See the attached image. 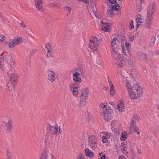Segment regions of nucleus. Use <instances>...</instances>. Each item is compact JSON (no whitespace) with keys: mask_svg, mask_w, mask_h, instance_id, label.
<instances>
[{"mask_svg":"<svg viewBox=\"0 0 159 159\" xmlns=\"http://www.w3.org/2000/svg\"><path fill=\"white\" fill-rule=\"evenodd\" d=\"M15 62L9 55L3 56L2 53H0V67L2 71H6L10 68L13 67Z\"/></svg>","mask_w":159,"mask_h":159,"instance_id":"f257e3e1","label":"nucleus"},{"mask_svg":"<svg viewBox=\"0 0 159 159\" xmlns=\"http://www.w3.org/2000/svg\"><path fill=\"white\" fill-rule=\"evenodd\" d=\"M130 99L134 100L140 98L143 93V88L138 84H134L127 89Z\"/></svg>","mask_w":159,"mask_h":159,"instance_id":"f03ea898","label":"nucleus"},{"mask_svg":"<svg viewBox=\"0 0 159 159\" xmlns=\"http://www.w3.org/2000/svg\"><path fill=\"white\" fill-rule=\"evenodd\" d=\"M98 35H93L90 39L89 42V48L93 51L97 52L98 50L101 43Z\"/></svg>","mask_w":159,"mask_h":159,"instance_id":"7ed1b4c3","label":"nucleus"},{"mask_svg":"<svg viewBox=\"0 0 159 159\" xmlns=\"http://www.w3.org/2000/svg\"><path fill=\"white\" fill-rule=\"evenodd\" d=\"M131 46V43L127 42L125 37H123L121 40V47L124 55L131 56L129 51Z\"/></svg>","mask_w":159,"mask_h":159,"instance_id":"20e7f679","label":"nucleus"},{"mask_svg":"<svg viewBox=\"0 0 159 159\" xmlns=\"http://www.w3.org/2000/svg\"><path fill=\"white\" fill-rule=\"evenodd\" d=\"M88 146L93 150L98 148V138L95 135L89 136L87 139Z\"/></svg>","mask_w":159,"mask_h":159,"instance_id":"39448f33","label":"nucleus"},{"mask_svg":"<svg viewBox=\"0 0 159 159\" xmlns=\"http://www.w3.org/2000/svg\"><path fill=\"white\" fill-rule=\"evenodd\" d=\"M114 62L120 67H123L125 66V61L123 59V56L122 55L118 54L112 56Z\"/></svg>","mask_w":159,"mask_h":159,"instance_id":"423d86ee","label":"nucleus"},{"mask_svg":"<svg viewBox=\"0 0 159 159\" xmlns=\"http://www.w3.org/2000/svg\"><path fill=\"white\" fill-rule=\"evenodd\" d=\"M119 44V41L116 37H115L111 39V46L112 51V56L119 54L118 52Z\"/></svg>","mask_w":159,"mask_h":159,"instance_id":"0eeeda50","label":"nucleus"},{"mask_svg":"<svg viewBox=\"0 0 159 159\" xmlns=\"http://www.w3.org/2000/svg\"><path fill=\"white\" fill-rule=\"evenodd\" d=\"M22 42V39L21 38L19 37H15L10 41L8 44V47L10 48H12L16 46L21 43Z\"/></svg>","mask_w":159,"mask_h":159,"instance_id":"6e6552de","label":"nucleus"},{"mask_svg":"<svg viewBox=\"0 0 159 159\" xmlns=\"http://www.w3.org/2000/svg\"><path fill=\"white\" fill-rule=\"evenodd\" d=\"M70 90L74 96L77 95L79 93L80 88L78 85L75 84H71L70 85Z\"/></svg>","mask_w":159,"mask_h":159,"instance_id":"1a4fd4ad","label":"nucleus"},{"mask_svg":"<svg viewBox=\"0 0 159 159\" xmlns=\"http://www.w3.org/2000/svg\"><path fill=\"white\" fill-rule=\"evenodd\" d=\"M48 79L50 82L53 83L56 79V74L52 70H48Z\"/></svg>","mask_w":159,"mask_h":159,"instance_id":"9d476101","label":"nucleus"},{"mask_svg":"<svg viewBox=\"0 0 159 159\" xmlns=\"http://www.w3.org/2000/svg\"><path fill=\"white\" fill-rule=\"evenodd\" d=\"M111 134L106 132H101L100 134V137L102 138V142L106 143L108 142V139H110Z\"/></svg>","mask_w":159,"mask_h":159,"instance_id":"9b49d317","label":"nucleus"},{"mask_svg":"<svg viewBox=\"0 0 159 159\" xmlns=\"http://www.w3.org/2000/svg\"><path fill=\"white\" fill-rule=\"evenodd\" d=\"M111 110L110 108L106 109L103 113L102 118L106 121H109L111 119Z\"/></svg>","mask_w":159,"mask_h":159,"instance_id":"f8f14e48","label":"nucleus"},{"mask_svg":"<svg viewBox=\"0 0 159 159\" xmlns=\"http://www.w3.org/2000/svg\"><path fill=\"white\" fill-rule=\"evenodd\" d=\"M135 21L136 22V27L138 28L140 26L144 21L143 17L141 14H138L135 17Z\"/></svg>","mask_w":159,"mask_h":159,"instance_id":"ddd939ff","label":"nucleus"},{"mask_svg":"<svg viewBox=\"0 0 159 159\" xmlns=\"http://www.w3.org/2000/svg\"><path fill=\"white\" fill-rule=\"evenodd\" d=\"M101 22L102 23L101 26V30L106 32H110L111 28L110 24L108 23H103L102 21Z\"/></svg>","mask_w":159,"mask_h":159,"instance_id":"4468645a","label":"nucleus"},{"mask_svg":"<svg viewBox=\"0 0 159 159\" xmlns=\"http://www.w3.org/2000/svg\"><path fill=\"white\" fill-rule=\"evenodd\" d=\"M53 133L50 130H48V129H47V132L45 135V140L46 142L48 141L51 142L52 141L53 139Z\"/></svg>","mask_w":159,"mask_h":159,"instance_id":"2eb2a0df","label":"nucleus"},{"mask_svg":"<svg viewBox=\"0 0 159 159\" xmlns=\"http://www.w3.org/2000/svg\"><path fill=\"white\" fill-rule=\"evenodd\" d=\"M117 107L119 112H122L124 111L125 106L123 100H120L117 102Z\"/></svg>","mask_w":159,"mask_h":159,"instance_id":"dca6fc26","label":"nucleus"},{"mask_svg":"<svg viewBox=\"0 0 159 159\" xmlns=\"http://www.w3.org/2000/svg\"><path fill=\"white\" fill-rule=\"evenodd\" d=\"M47 129H48V130H50L52 132L54 131L56 134H59L61 133L60 131V128L57 125L54 126L50 125Z\"/></svg>","mask_w":159,"mask_h":159,"instance_id":"f3484780","label":"nucleus"},{"mask_svg":"<svg viewBox=\"0 0 159 159\" xmlns=\"http://www.w3.org/2000/svg\"><path fill=\"white\" fill-rule=\"evenodd\" d=\"M129 129L131 132L135 133H139V128L136 127L135 126V123L134 122V120L131 121Z\"/></svg>","mask_w":159,"mask_h":159,"instance_id":"a211bd4d","label":"nucleus"},{"mask_svg":"<svg viewBox=\"0 0 159 159\" xmlns=\"http://www.w3.org/2000/svg\"><path fill=\"white\" fill-rule=\"evenodd\" d=\"M35 5L36 8L40 11L43 10V2L42 0H35Z\"/></svg>","mask_w":159,"mask_h":159,"instance_id":"6ab92c4d","label":"nucleus"},{"mask_svg":"<svg viewBox=\"0 0 159 159\" xmlns=\"http://www.w3.org/2000/svg\"><path fill=\"white\" fill-rule=\"evenodd\" d=\"M18 76L16 72L12 73L10 77V80L12 82L13 85H14L17 80Z\"/></svg>","mask_w":159,"mask_h":159,"instance_id":"aec40b11","label":"nucleus"},{"mask_svg":"<svg viewBox=\"0 0 159 159\" xmlns=\"http://www.w3.org/2000/svg\"><path fill=\"white\" fill-rule=\"evenodd\" d=\"M85 155L87 157L92 158L94 156V153L88 148L85 149L84 151Z\"/></svg>","mask_w":159,"mask_h":159,"instance_id":"412c9836","label":"nucleus"},{"mask_svg":"<svg viewBox=\"0 0 159 159\" xmlns=\"http://www.w3.org/2000/svg\"><path fill=\"white\" fill-rule=\"evenodd\" d=\"M48 154L47 150H43L39 155V159H48Z\"/></svg>","mask_w":159,"mask_h":159,"instance_id":"4be33fe9","label":"nucleus"},{"mask_svg":"<svg viewBox=\"0 0 159 159\" xmlns=\"http://www.w3.org/2000/svg\"><path fill=\"white\" fill-rule=\"evenodd\" d=\"M89 93V90L88 89H84L82 91L81 93V98L86 99L88 97Z\"/></svg>","mask_w":159,"mask_h":159,"instance_id":"5701e85b","label":"nucleus"},{"mask_svg":"<svg viewBox=\"0 0 159 159\" xmlns=\"http://www.w3.org/2000/svg\"><path fill=\"white\" fill-rule=\"evenodd\" d=\"M82 76L76 74H73V80L75 83H80L81 82V77Z\"/></svg>","mask_w":159,"mask_h":159,"instance_id":"b1692460","label":"nucleus"},{"mask_svg":"<svg viewBox=\"0 0 159 159\" xmlns=\"http://www.w3.org/2000/svg\"><path fill=\"white\" fill-rule=\"evenodd\" d=\"M7 126V130L10 131L12 129L13 122L11 119H9L7 123H6Z\"/></svg>","mask_w":159,"mask_h":159,"instance_id":"393cba45","label":"nucleus"},{"mask_svg":"<svg viewBox=\"0 0 159 159\" xmlns=\"http://www.w3.org/2000/svg\"><path fill=\"white\" fill-rule=\"evenodd\" d=\"M83 73V70L82 68L79 67L76 69L74 71H73V74H76L77 75H79L82 76Z\"/></svg>","mask_w":159,"mask_h":159,"instance_id":"a878e982","label":"nucleus"},{"mask_svg":"<svg viewBox=\"0 0 159 159\" xmlns=\"http://www.w3.org/2000/svg\"><path fill=\"white\" fill-rule=\"evenodd\" d=\"M57 145L54 141H51L49 144V147L51 150H54L57 147Z\"/></svg>","mask_w":159,"mask_h":159,"instance_id":"bb28decb","label":"nucleus"},{"mask_svg":"<svg viewBox=\"0 0 159 159\" xmlns=\"http://www.w3.org/2000/svg\"><path fill=\"white\" fill-rule=\"evenodd\" d=\"M127 138V134L125 131L122 132L120 139L122 141H125Z\"/></svg>","mask_w":159,"mask_h":159,"instance_id":"cd10ccee","label":"nucleus"},{"mask_svg":"<svg viewBox=\"0 0 159 159\" xmlns=\"http://www.w3.org/2000/svg\"><path fill=\"white\" fill-rule=\"evenodd\" d=\"M110 90L109 92L110 95L111 97H113L114 96L115 94V91L114 90V86H111L109 87Z\"/></svg>","mask_w":159,"mask_h":159,"instance_id":"c85d7f7f","label":"nucleus"},{"mask_svg":"<svg viewBox=\"0 0 159 159\" xmlns=\"http://www.w3.org/2000/svg\"><path fill=\"white\" fill-rule=\"evenodd\" d=\"M154 10L152 8L151 10L148 9L147 10V17H152V16L154 13Z\"/></svg>","mask_w":159,"mask_h":159,"instance_id":"c756f323","label":"nucleus"},{"mask_svg":"<svg viewBox=\"0 0 159 159\" xmlns=\"http://www.w3.org/2000/svg\"><path fill=\"white\" fill-rule=\"evenodd\" d=\"M113 10L112 8H110L107 10V15L110 17H112L113 16Z\"/></svg>","mask_w":159,"mask_h":159,"instance_id":"7c9ffc66","label":"nucleus"},{"mask_svg":"<svg viewBox=\"0 0 159 159\" xmlns=\"http://www.w3.org/2000/svg\"><path fill=\"white\" fill-rule=\"evenodd\" d=\"M97 0H90L91 2H90V8L92 9H94V7H95V5L94 3L97 2Z\"/></svg>","mask_w":159,"mask_h":159,"instance_id":"2f4dec72","label":"nucleus"},{"mask_svg":"<svg viewBox=\"0 0 159 159\" xmlns=\"http://www.w3.org/2000/svg\"><path fill=\"white\" fill-rule=\"evenodd\" d=\"M141 58H140L141 60H144L145 61H148V58L149 57L148 55H146L142 54V55H141Z\"/></svg>","mask_w":159,"mask_h":159,"instance_id":"473e14b6","label":"nucleus"},{"mask_svg":"<svg viewBox=\"0 0 159 159\" xmlns=\"http://www.w3.org/2000/svg\"><path fill=\"white\" fill-rule=\"evenodd\" d=\"M81 2L85 3L87 8H89V9L90 8L91 4L89 0H81Z\"/></svg>","mask_w":159,"mask_h":159,"instance_id":"72a5a7b5","label":"nucleus"},{"mask_svg":"<svg viewBox=\"0 0 159 159\" xmlns=\"http://www.w3.org/2000/svg\"><path fill=\"white\" fill-rule=\"evenodd\" d=\"M112 8L115 11H117L120 9V7L118 4H116L112 6Z\"/></svg>","mask_w":159,"mask_h":159,"instance_id":"f704fd0d","label":"nucleus"},{"mask_svg":"<svg viewBox=\"0 0 159 159\" xmlns=\"http://www.w3.org/2000/svg\"><path fill=\"white\" fill-rule=\"evenodd\" d=\"M14 85L13 87H11V86L7 85L6 86V89L7 91L9 93H10L11 92H12V89L14 88Z\"/></svg>","mask_w":159,"mask_h":159,"instance_id":"c9c22d12","label":"nucleus"},{"mask_svg":"<svg viewBox=\"0 0 159 159\" xmlns=\"http://www.w3.org/2000/svg\"><path fill=\"white\" fill-rule=\"evenodd\" d=\"M117 75L118 76L120 77H121L124 78L125 77L124 73L123 72V70H118L117 72Z\"/></svg>","mask_w":159,"mask_h":159,"instance_id":"e433bc0d","label":"nucleus"},{"mask_svg":"<svg viewBox=\"0 0 159 159\" xmlns=\"http://www.w3.org/2000/svg\"><path fill=\"white\" fill-rule=\"evenodd\" d=\"M47 56L48 57H53V52L52 49L48 50L47 51Z\"/></svg>","mask_w":159,"mask_h":159,"instance_id":"4c0bfd02","label":"nucleus"},{"mask_svg":"<svg viewBox=\"0 0 159 159\" xmlns=\"http://www.w3.org/2000/svg\"><path fill=\"white\" fill-rule=\"evenodd\" d=\"M81 100L80 101V105L81 106H84L86 104V99L83 98H81Z\"/></svg>","mask_w":159,"mask_h":159,"instance_id":"58836bf2","label":"nucleus"},{"mask_svg":"<svg viewBox=\"0 0 159 159\" xmlns=\"http://www.w3.org/2000/svg\"><path fill=\"white\" fill-rule=\"evenodd\" d=\"M77 159H86L83 154L80 153L77 156Z\"/></svg>","mask_w":159,"mask_h":159,"instance_id":"ea45409f","label":"nucleus"},{"mask_svg":"<svg viewBox=\"0 0 159 159\" xmlns=\"http://www.w3.org/2000/svg\"><path fill=\"white\" fill-rule=\"evenodd\" d=\"M130 153L131 156V159H134L136 157V154L132 148L130 150Z\"/></svg>","mask_w":159,"mask_h":159,"instance_id":"a19ab883","label":"nucleus"},{"mask_svg":"<svg viewBox=\"0 0 159 159\" xmlns=\"http://www.w3.org/2000/svg\"><path fill=\"white\" fill-rule=\"evenodd\" d=\"M152 17H147L146 19V23H149L151 24L152 20Z\"/></svg>","mask_w":159,"mask_h":159,"instance_id":"79ce46f5","label":"nucleus"},{"mask_svg":"<svg viewBox=\"0 0 159 159\" xmlns=\"http://www.w3.org/2000/svg\"><path fill=\"white\" fill-rule=\"evenodd\" d=\"M63 8L66 11H67L69 14L70 13L72 10L71 8L66 6L64 7Z\"/></svg>","mask_w":159,"mask_h":159,"instance_id":"37998d69","label":"nucleus"},{"mask_svg":"<svg viewBox=\"0 0 159 159\" xmlns=\"http://www.w3.org/2000/svg\"><path fill=\"white\" fill-rule=\"evenodd\" d=\"M126 147H121V151L123 152L124 154L125 155H127L128 154V152L126 151Z\"/></svg>","mask_w":159,"mask_h":159,"instance_id":"c03bdc74","label":"nucleus"},{"mask_svg":"<svg viewBox=\"0 0 159 159\" xmlns=\"http://www.w3.org/2000/svg\"><path fill=\"white\" fill-rule=\"evenodd\" d=\"M133 118L135 120H139L140 119V117L137 114L134 115L133 116Z\"/></svg>","mask_w":159,"mask_h":159,"instance_id":"a18cd8bd","label":"nucleus"},{"mask_svg":"<svg viewBox=\"0 0 159 159\" xmlns=\"http://www.w3.org/2000/svg\"><path fill=\"white\" fill-rule=\"evenodd\" d=\"M133 20H131L130 22V23L129 25V27L130 29H133L134 28V25H133Z\"/></svg>","mask_w":159,"mask_h":159,"instance_id":"49530a36","label":"nucleus"},{"mask_svg":"<svg viewBox=\"0 0 159 159\" xmlns=\"http://www.w3.org/2000/svg\"><path fill=\"white\" fill-rule=\"evenodd\" d=\"M107 103L106 102H104V103H102L100 104V107L102 108H105L107 106Z\"/></svg>","mask_w":159,"mask_h":159,"instance_id":"de8ad7c7","label":"nucleus"},{"mask_svg":"<svg viewBox=\"0 0 159 159\" xmlns=\"http://www.w3.org/2000/svg\"><path fill=\"white\" fill-rule=\"evenodd\" d=\"M45 48H46V50L47 51L52 49L50 44L48 43L45 45Z\"/></svg>","mask_w":159,"mask_h":159,"instance_id":"09e8293b","label":"nucleus"},{"mask_svg":"<svg viewBox=\"0 0 159 159\" xmlns=\"http://www.w3.org/2000/svg\"><path fill=\"white\" fill-rule=\"evenodd\" d=\"M10 158H12L10 152H9L7 151V156L6 157V159Z\"/></svg>","mask_w":159,"mask_h":159,"instance_id":"8fccbe9b","label":"nucleus"},{"mask_svg":"<svg viewBox=\"0 0 159 159\" xmlns=\"http://www.w3.org/2000/svg\"><path fill=\"white\" fill-rule=\"evenodd\" d=\"M99 155L100 156H102L101 157L99 158V159H106L105 155L104 154L99 153Z\"/></svg>","mask_w":159,"mask_h":159,"instance_id":"3c124183","label":"nucleus"},{"mask_svg":"<svg viewBox=\"0 0 159 159\" xmlns=\"http://www.w3.org/2000/svg\"><path fill=\"white\" fill-rule=\"evenodd\" d=\"M151 24L149 23H146L145 25V28L150 29L151 28Z\"/></svg>","mask_w":159,"mask_h":159,"instance_id":"603ef678","label":"nucleus"},{"mask_svg":"<svg viewBox=\"0 0 159 159\" xmlns=\"http://www.w3.org/2000/svg\"><path fill=\"white\" fill-rule=\"evenodd\" d=\"M20 24L21 26L23 28H26V25L22 21H21V22L20 23Z\"/></svg>","mask_w":159,"mask_h":159,"instance_id":"864d4df0","label":"nucleus"},{"mask_svg":"<svg viewBox=\"0 0 159 159\" xmlns=\"http://www.w3.org/2000/svg\"><path fill=\"white\" fill-rule=\"evenodd\" d=\"M108 82L109 83V87L113 86V84L111 82V80L109 79V77L108 78Z\"/></svg>","mask_w":159,"mask_h":159,"instance_id":"5fc2aeb1","label":"nucleus"},{"mask_svg":"<svg viewBox=\"0 0 159 159\" xmlns=\"http://www.w3.org/2000/svg\"><path fill=\"white\" fill-rule=\"evenodd\" d=\"M5 39V37L4 35H0V41H3Z\"/></svg>","mask_w":159,"mask_h":159,"instance_id":"6e6d98bb","label":"nucleus"},{"mask_svg":"<svg viewBox=\"0 0 159 159\" xmlns=\"http://www.w3.org/2000/svg\"><path fill=\"white\" fill-rule=\"evenodd\" d=\"M49 6L53 7H55L57 6V4L55 3H50L49 4Z\"/></svg>","mask_w":159,"mask_h":159,"instance_id":"4d7b16f0","label":"nucleus"},{"mask_svg":"<svg viewBox=\"0 0 159 159\" xmlns=\"http://www.w3.org/2000/svg\"><path fill=\"white\" fill-rule=\"evenodd\" d=\"M134 35L131 36L129 38V40L131 42H132L134 40Z\"/></svg>","mask_w":159,"mask_h":159,"instance_id":"13d9d810","label":"nucleus"},{"mask_svg":"<svg viewBox=\"0 0 159 159\" xmlns=\"http://www.w3.org/2000/svg\"><path fill=\"white\" fill-rule=\"evenodd\" d=\"M137 56L138 57L140 58V59L141 58V55H142L141 53L140 52H138L137 53Z\"/></svg>","mask_w":159,"mask_h":159,"instance_id":"bf43d9fd","label":"nucleus"},{"mask_svg":"<svg viewBox=\"0 0 159 159\" xmlns=\"http://www.w3.org/2000/svg\"><path fill=\"white\" fill-rule=\"evenodd\" d=\"M139 7L138 8V12H139L141 11L142 7L141 6H140L139 5V6L138 7Z\"/></svg>","mask_w":159,"mask_h":159,"instance_id":"052dcab7","label":"nucleus"},{"mask_svg":"<svg viewBox=\"0 0 159 159\" xmlns=\"http://www.w3.org/2000/svg\"><path fill=\"white\" fill-rule=\"evenodd\" d=\"M118 159H125V158L123 156H120L118 157Z\"/></svg>","mask_w":159,"mask_h":159,"instance_id":"680f3d73","label":"nucleus"},{"mask_svg":"<svg viewBox=\"0 0 159 159\" xmlns=\"http://www.w3.org/2000/svg\"><path fill=\"white\" fill-rule=\"evenodd\" d=\"M109 1L110 3L113 4L115 3L116 2V1L115 0H109Z\"/></svg>","mask_w":159,"mask_h":159,"instance_id":"e2e57ef3","label":"nucleus"},{"mask_svg":"<svg viewBox=\"0 0 159 159\" xmlns=\"http://www.w3.org/2000/svg\"><path fill=\"white\" fill-rule=\"evenodd\" d=\"M51 156V159H55V156L52 153H51L50 154Z\"/></svg>","mask_w":159,"mask_h":159,"instance_id":"0e129e2a","label":"nucleus"},{"mask_svg":"<svg viewBox=\"0 0 159 159\" xmlns=\"http://www.w3.org/2000/svg\"><path fill=\"white\" fill-rule=\"evenodd\" d=\"M121 147H125V148L126 147V145H125V144L124 143V142H123L121 143Z\"/></svg>","mask_w":159,"mask_h":159,"instance_id":"69168bd1","label":"nucleus"},{"mask_svg":"<svg viewBox=\"0 0 159 159\" xmlns=\"http://www.w3.org/2000/svg\"><path fill=\"white\" fill-rule=\"evenodd\" d=\"M93 14L95 15V16H96V17L97 16V13L96 11L93 10Z\"/></svg>","mask_w":159,"mask_h":159,"instance_id":"338daca9","label":"nucleus"},{"mask_svg":"<svg viewBox=\"0 0 159 159\" xmlns=\"http://www.w3.org/2000/svg\"><path fill=\"white\" fill-rule=\"evenodd\" d=\"M115 1H116L115 3H116V4L118 3H120L121 1V0H115Z\"/></svg>","mask_w":159,"mask_h":159,"instance_id":"774afa93","label":"nucleus"}]
</instances>
